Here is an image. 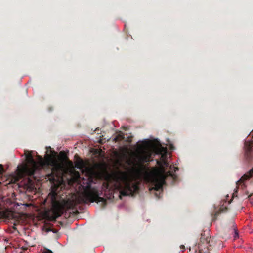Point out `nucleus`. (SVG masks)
<instances>
[{"instance_id": "f257e3e1", "label": "nucleus", "mask_w": 253, "mask_h": 253, "mask_svg": "<svg viewBox=\"0 0 253 253\" xmlns=\"http://www.w3.org/2000/svg\"><path fill=\"white\" fill-rule=\"evenodd\" d=\"M32 152V151H24L26 162L17 167L15 182L19 181V179L25 176L34 178L36 172L43 168L46 165L55 166V161L50 157L49 158L47 161H45L41 156H38V161H35Z\"/></svg>"}, {"instance_id": "f03ea898", "label": "nucleus", "mask_w": 253, "mask_h": 253, "mask_svg": "<svg viewBox=\"0 0 253 253\" xmlns=\"http://www.w3.org/2000/svg\"><path fill=\"white\" fill-rule=\"evenodd\" d=\"M116 187L123 196H133L138 193V184L133 182L131 174L127 171H119L114 175Z\"/></svg>"}, {"instance_id": "7ed1b4c3", "label": "nucleus", "mask_w": 253, "mask_h": 253, "mask_svg": "<svg viewBox=\"0 0 253 253\" xmlns=\"http://www.w3.org/2000/svg\"><path fill=\"white\" fill-rule=\"evenodd\" d=\"M50 198L51 203L52 206V214L48 215V219L51 221H54L56 219L61 216L65 211L72 209L78 212L75 210L76 203L73 200H59V196L57 193L55 191H52L48 195Z\"/></svg>"}, {"instance_id": "20e7f679", "label": "nucleus", "mask_w": 253, "mask_h": 253, "mask_svg": "<svg viewBox=\"0 0 253 253\" xmlns=\"http://www.w3.org/2000/svg\"><path fill=\"white\" fill-rule=\"evenodd\" d=\"M92 180L88 179L85 186H83V191L81 192L78 198V203H88V202H101L102 207L104 208L106 205V200L99 196V191L95 187L91 186Z\"/></svg>"}, {"instance_id": "39448f33", "label": "nucleus", "mask_w": 253, "mask_h": 253, "mask_svg": "<svg viewBox=\"0 0 253 253\" xmlns=\"http://www.w3.org/2000/svg\"><path fill=\"white\" fill-rule=\"evenodd\" d=\"M213 241L211 240L209 232H203L201 235L200 241L198 243L195 251L198 253H210V250L213 245Z\"/></svg>"}, {"instance_id": "423d86ee", "label": "nucleus", "mask_w": 253, "mask_h": 253, "mask_svg": "<svg viewBox=\"0 0 253 253\" xmlns=\"http://www.w3.org/2000/svg\"><path fill=\"white\" fill-rule=\"evenodd\" d=\"M168 177H171L173 179H175L176 177L174 172L171 171L168 172L163 171L160 174L159 177H157L154 180V187L153 188V189L157 191L163 190V186L166 183V180Z\"/></svg>"}, {"instance_id": "0eeeda50", "label": "nucleus", "mask_w": 253, "mask_h": 253, "mask_svg": "<svg viewBox=\"0 0 253 253\" xmlns=\"http://www.w3.org/2000/svg\"><path fill=\"white\" fill-rule=\"evenodd\" d=\"M137 160V164L142 167L144 164L152 160V153L150 151H142L136 155Z\"/></svg>"}, {"instance_id": "6e6552de", "label": "nucleus", "mask_w": 253, "mask_h": 253, "mask_svg": "<svg viewBox=\"0 0 253 253\" xmlns=\"http://www.w3.org/2000/svg\"><path fill=\"white\" fill-rule=\"evenodd\" d=\"M253 175V168L247 173L245 174L242 176L241 178L236 182V190L234 192H236L237 189L240 187L242 189H244L246 186L245 182L249 179Z\"/></svg>"}, {"instance_id": "1a4fd4ad", "label": "nucleus", "mask_w": 253, "mask_h": 253, "mask_svg": "<svg viewBox=\"0 0 253 253\" xmlns=\"http://www.w3.org/2000/svg\"><path fill=\"white\" fill-rule=\"evenodd\" d=\"M155 150H157V153L161 155V157L163 160H165L167 157V148L161 146V144H159L155 146Z\"/></svg>"}, {"instance_id": "9d476101", "label": "nucleus", "mask_w": 253, "mask_h": 253, "mask_svg": "<svg viewBox=\"0 0 253 253\" xmlns=\"http://www.w3.org/2000/svg\"><path fill=\"white\" fill-rule=\"evenodd\" d=\"M75 166L78 169L82 168L84 166V163L82 159L78 158L75 162Z\"/></svg>"}, {"instance_id": "9b49d317", "label": "nucleus", "mask_w": 253, "mask_h": 253, "mask_svg": "<svg viewBox=\"0 0 253 253\" xmlns=\"http://www.w3.org/2000/svg\"><path fill=\"white\" fill-rule=\"evenodd\" d=\"M48 179L51 182L54 183L57 181V176L56 175V174L52 172L50 174L48 175Z\"/></svg>"}, {"instance_id": "f8f14e48", "label": "nucleus", "mask_w": 253, "mask_h": 253, "mask_svg": "<svg viewBox=\"0 0 253 253\" xmlns=\"http://www.w3.org/2000/svg\"><path fill=\"white\" fill-rule=\"evenodd\" d=\"M124 136L122 134H119L117 135L114 138V141L115 142H118V141L122 140L123 139H124Z\"/></svg>"}, {"instance_id": "ddd939ff", "label": "nucleus", "mask_w": 253, "mask_h": 253, "mask_svg": "<svg viewBox=\"0 0 253 253\" xmlns=\"http://www.w3.org/2000/svg\"><path fill=\"white\" fill-rule=\"evenodd\" d=\"M4 169L3 167V165L1 164H0V174H2L4 172Z\"/></svg>"}, {"instance_id": "4468645a", "label": "nucleus", "mask_w": 253, "mask_h": 253, "mask_svg": "<svg viewBox=\"0 0 253 253\" xmlns=\"http://www.w3.org/2000/svg\"><path fill=\"white\" fill-rule=\"evenodd\" d=\"M46 253H53L52 251L49 249H46L45 251Z\"/></svg>"}, {"instance_id": "2eb2a0df", "label": "nucleus", "mask_w": 253, "mask_h": 253, "mask_svg": "<svg viewBox=\"0 0 253 253\" xmlns=\"http://www.w3.org/2000/svg\"><path fill=\"white\" fill-rule=\"evenodd\" d=\"M180 248L181 250H182V251H184L185 249V246L184 245H181L180 246Z\"/></svg>"}, {"instance_id": "dca6fc26", "label": "nucleus", "mask_w": 253, "mask_h": 253, "mask_svg": "<svg viewBox=\"0 0 253 253\" xmlns=\"http://www.w3.org/2000/svg\"><path fill=\"white\" fill-rule=\"evenodd\" d=\"M251 148H250V147H249V148H248V150L247 153H250L251 152Z\"/></svg>"}, {"instance_id": "f3484780", "label": "nucleus", "mask_w": 253, "mask_h": 253, "mask_svg": "<svg viewBox=\"0 0 253 253\" xmlns=\"http://www.w3.org/2000/svg\"><path fill=\"white\" fill-rule=\"evenodd\" d=\"M253 196V193L251 194L249 196V198H251V197H252Z\"/></svg>"}, {"instance_id": "a211bd4d", "label": "nucleus", "mask_w": 253, "mask_h": 253, "mask_svg": "<svg viewBox=\"0 0 253 253\" xmlns=\"http://www.w3.org/2000/svg\"><path fill=\"white\" fill-rule=\"evenodd\" d=\"M60 154L61 155H62V154H64V152H62V151H61V152H60Z\"/></svg>"}, {"instance_id": "6ab92c4d", "label": "nucleus", "mask_w": 253, "mask_h": 253, "mask_svg": "<svg viewBox=\"0 0 253 253\" xmlns=\"http://www.w3.org/2000/svg\"><path fill=\"white\" fill-rule=\"evenodd\" d=\"M174 168L176 169L174 170V171H175L176 170H178V168H177L174 167Z\"/></svg>"}, {"instance_id": "aec40b11", "label": "nucleus", "mask_w": 253, "mask_h": 253, "mask_svg": "<svg viewBox=\"0 0 253 253\" xmlns=\"http://www.w3.org/2000/svg\"><path fill=\"white\" fill-rule=\"evenodd\" d=\"M157 164L158 165H160V162L159 161H157Z\"/></svg>"}, {"instance_id": "412c9836", "label": "nucleus", "mask_w": 253, "mask_h": 253, "mask_svg": "<svg viewBox=\"0 0 253 253\" xmlns=\"http://www.w3.org/2000/svg\"><path fill=\"white\" fill-rule=\"evenodd\" d=\"M235 234H236V235H238V233L236 231Z\"/></svg>"}]
</instances>
